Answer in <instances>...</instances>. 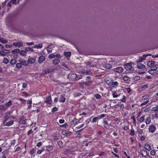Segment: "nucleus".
Returning a JSON list of instances; mask_svg holds the SVG:
<instances>
[{
	"instance_id": "nucleus-1",
	"label": "nucleus",
	"mask_w": 158,
	"mask_h": 158,
	"mask_svg": "<svg viewBox=\"0 0 158 158\" xmlns=\"http://www.w3.org/2000/svg\"><path fill=\"white\" fill-rule=\"evenodd\" d=\"M124 67L127 71L132 72L134 70V69L132 66V62L126 64L124 65Z\"/></svg>"
},
{
	"instance_id": "nucleus-2",
	"label": "nucleus",
	"mask_w": 158,
	"mask_h": 158,
	"mask_svg": "<svg viewBox=\"0 0 158 158\" xmlns=\"http://www.w3.org/2000/svg\"><path fill=\"white\" fill-rule=\"evenodd\" d=\"M69 79L71 81H76L77 74L73 73H69L68 76Z\"/></svg>"
},
{
	"instance_id": "nucleus-3",
	"label": "nucleus",
	"mask_w": 158,
	"mask_h": 158,
	"mask_svg": "<svg viewBox=\"0 0 158 158\" xmlns=\"http://www.w3.org/2000/svg\"><path fill=\"white\" fill-rule=\"evenodd\" d=\"M52 71V69H46L43 70L41 73H40V76H42L45 74H47L49 73L50 72Z\"/></svg>"
},
{
	"instance_id": "nucleus-4",
	"label": "nucleus",
	"mask_w": 158,
	"mask_h": 158,
	"mask_svg": "<svg viewBox=\"0 0 158 158\" xmlns=\"http://www.w3.org/2000/svg\"><path fill=\"white\" fill-rule=\"evenodd\" d=\"M80 123L79 120L76 118H74L73 120L71 121L70 122V127H71L73 125H75V124H77Z\"/></svg>"
},
{
	"instance_id": "nucleus-5",
	"label": "nucleus",
	"mask_w": 158,
	"mask_h": 158,
	"mask_svg": "<svg viewBox=\"0 0 158 158\" xmlns=\"http://www.w3.org/2000/svg\"><path fill=\"white\" fill-rule=\"evenodd\" d=\"M44 102L48 104H52V100L51 96H48L44 99Z\"/></svg>"
},
{
	"instance_id": "nucleus-6",
	"label": "nucleus",
	"mask_w": 158,
	"mask_h": 158,
	"mask_svg": "<svg viewBox=\"0 0 158 158\" xmlns=\"http://www.w3.org/2000/svg\"><path fill=\"white\" fill-rule=\"evenodd\" d=\"M19 61L22 64V65H23L25 66H27L28 65V63L26 60L22 59H20Z\"/></svg>"
},
{
	"instance_id": "nucleus-7",
	"label": "nucleus",
	"mask_w": 158,
	"mask_h": 158,
	"mask_svg": "<svg viewBox=\"0 0 158 158\" xmlns=\"http://www.w3.org/2000/svg\"><path fill=\"white\" fill-rule=\"evenodd\" d=\"M13 45L15 47L20 48L23 45V44L21 42H15L13 43Z\"/></svg>"
},
{
	"instance_id": "nucleus-8",
	"label": "nucleus",
	"mask_w": 158,
	"mask_h": 158,
	"mask_svg": "<svg viewBox=\"0 0 158 158\" xmlns=\"http://www.w3.org/2000/svg\"><path fill=\"white\" fill-rule=\"evenodd\" d=\"M156 128L155 126L152 125L150 126L149 128V131L152 133H153L156 130Z\"/></svg>"
},
{
	"instance_id": "nucleus-9",
	"label": "nucleus",
	"mask_w": 158,
	"mask_h": 158,
	"mask_svg": "<svg viewBox=\"0 0 158 158\" xmlns=\"http://www.w3.org/2000/svg\"><path fill=\"white\" fill-rule=\"evenodd\" d=\"M104 128L108 129L110 128V124H109L108 122L106 120H104L103 123Z\"/></svg>"
},
{
	"instance_id": "nucleus-10",
	"label": "nucleus",
	"mask_w": 158,
	"mask_h": 158,
	"mask_svg": "<svg viewBox=\"0 0 158 158\" xmlns=\"http://www.w3.org/2000/svg\"><path fill=\"white\" fill-rule=\"evenodd\" d=\"M62 133L63 135L66 136H69L71 134V132L70 131H67L65 130L62 131Z\"/></svg>"
},
{
	"instance_id": "nucleus-11",
	"label": "nucleus",
	"mask_w": 158,
	"mask_h": 158,
	"mask_svg": "<svg viewBox=\"0 0 158 158\" xmlns=\"http://www.w3.org/2000/svg\"><path fill=\"white\" fill-rule=\"evenodd\" d=\"M140 154L143 156L145 157L147 156V152L144 150H140Z\"/></svg>"
},
{
	"instance_id": "nucleus-12",
	"label": "nucleus",
	"mask_w": 158,
	"mask_h": 158,
	"mask_svg": "<svg viewBox=\"0 0 158 158\" xmlns=\"http://www.w3.org/2000/svg\"><path fill=\"white\" fill-rule=\"evenodd\" d=\"M114 69L115 71L118 73H121L123 71V69L121 67H117Z\"/></svg>"
},
{
	"instance_id": "nucleus-13",
	"label": "nucleus",
	"mask_w": 158,
	"mask_h": 158,
	"mask_svg": "<svg viewBox=\"0 0 158 158\" xmlns=\"http://www.w3.org/2000/svg\"><path fill=\"white\" fill-rule=\"evenodd\" d=\"M35 58L29 57L27 60V63H28V64H32L35 62Z\"/></svg>"
},
{
	"instance_id": "nucleus-14",
	"label": "nucleus",
	"mask_w": 158,
	"mask_h": 158,
	"mask_svg": "<svg viewBox=\"0 0 158 158\" xmlns=\"http://www.w3.org/2000/svg\"><path fill=\"white\" fill-rule=\"evenodd\" d=\"M137 68L140 69H143L145 68V65L141 63L138 64L137 66Z\"/></svg>"
},
{
	"instance_id": "nucleus-15",
	"label": "nucleus",
	"mask_w": 158,
	"mask_h": 158,
	"mask_svg": "<svg viewBox=\"0 0 158 158\" xmlns=\"http://www.w3.org/2000/svg\"><path fill=\"white\" fill-rule=\"evenodd\" d=\"M151 122V118L150 116L147 117L146 118L145 122L147 124H149Z\"/></svg>"
},
{
	"instance_id": "nucleus-16",
	"label": "nucleus",
	"mask_w": 158,
	"mask_h": 158,
	"mask_svg": "<svg viewBox=\"0 0 158 158\" xmlns=\"http://www.w3.org/2000/svg\"><path fill=\"white\" fill-rule=\"evenodd\" d=\"M45 57L44 56H41L40 57L38 60L39 63H42L45 59Z\"/></svg>"
},
{
	"instance_id": "nucleus-17",
	"label": "nucleus",
	"mask_w": 158,
	"mask_h": 158,
	"mask_svg": "<svg viewBox=\"0 0 158 158\" xmlns=\"http://www.w3.org/2000/svg\"><path fill=\"white\" fill-rule=\"evenodd\" d=\"M0 42L2 44H6L8 43V41L6 39L2 38H0Z\"/></svg>"
},
{
	"instance_id": "nucleus-18",
	"label": "nucleus",
	"mask_w": 158,
	"mask_h": 158,
	"mask_svg": "<svg viewBox=\"0 0 158 158\" xmlns=\"http://www.w3.org/2000/svg\"><path fill=\"white\" fill-rule=\"evenodd\" d=\"M144 148L146 149L149 151H150L151 149V146L147 143H145L144 144Z\"/></svg>"
},
{
	"instance_id": "nucleus-19",
	"label": "nucleus",
	"mask_w": 158,
	"mask_h": 158,
	"mask_svg": "<svg viewBox=\"0 0 158 158\" xmlns=\"http://www.w3.org/2000/svg\"><path fill=\"white\" fill-rule=\"evenodd\" d=\"M53 147L52 145H48L46 146V150L48 152H50L53 149Z\"/></svg>"
},
{
	"instance_id": "nucleus-20",
	"label": "nucleus",
	"mask_w": 158,
	"mask_h": 158,
	"mask_svg": "<svg viewBox=\"0 0 158 158\" xmlns=\"http://www.w3.org/2000/svg\"><path fill=\"white\" fill-rule=\"evenodd\" d=\"M60 102H64L65 101V97L62 95L60 96Z\"/></svg>"
},
{
	"instance_id": "nucleus-21",
	"label": "nucleus",
	"mask_w": 158,
	"mask_h": 158,
	"mask_svg": "<svg viewBox=\"0 0 158 158\" xmlns=\"http://www.w3.org/2000/svg\"><path fill=\"white\" fill-rule=\"evenodd\" d=\"M60 60L58 58L55 59L53 61V63L54 64H57L60 62Z\"/></svg>"
},
{
	"instance_id": "nucleus-22",
	"label": "nucleus",
	"mask_w": 158,
	"mask_h": 158,
	"mask_svg": "<svg viewBox=\"0 0 158 158\" xmlns=\"http://www.w3.org/2000/svg\"><path fill=\"white\" fill-rule=\"evenodd\" d=\"M155 63V62L153 61H149L147 63V65L149 67L151 66L152 67V65H153Z\"/></svg>"
},
{
	"instance_id": "nucleus-23",
	"label": "nucleus",
	"mask_w": 158,
	"mask_h": 158,
	"mask_svg": "<svg viewBox=\"0 0 158 158\" xmlns=\"http://www.w3.org/2000/svg\"><path fill=\"white\" fill-rule=\"evenodd\" d=\"M11 52L13 54H15L20 52V50L18 48L12 50Z\"/></svg>"
},
{
	"instance_id": "nucleus-24",
	"label": "nucleus",
	"mask_w": 158,
	"mask_h": 158,
	"mask_svg": "<svg viewBox=\"0 0 158 158\" xmlns=\"http://www.w3.org/2000/svg\"><path fill=\"white\" fill-rule=\"evenodd\" d=\"M43 47V45L42 44H39L38 45H35L34 47V48L37 49L41 48Z\"/></svg>"
},
{
	"instance_id": "nucleus-25",
	"label": "nucleus",
	"mask_w": 158,
	"mask_h": 158,
	"mask_svg": "<svg viewBox=\"0 0 158 158\" xmlns=\"http://www.w3.org/2000/svg\"><path fill=\"white\" fill-rule=\"evenodd\" d=\"M14 123L13 121H10L7 122L6 124V126H10L13 125Z\"/></svg>"
},
{
	"instance_id": "nucleus-26",
	"label": "nucleus",
	"mask_w": 158,
	"mask_h": 158,
	"mask_svg": "<svg viewBox=\"0 0 158 158\" xmlns=\"http://www.w3.org/2000/svg\"><path fill=\"white\" fill-rule=\"evenodd\" d=\"M158 68V64H153L151 67V69L155 71Z\"/></svg>"
},
{
	"instance_id": "nucleus-27",
	"label": "nucleus",
	"mask_w": 158,
	"mask_h": 158,
	"mask_svg": "<svg viewBox=\"0 0 158 158\" xmlns=\"http://www.w3.org/2000/svg\"><path fill=\"white\" fill-rule=\"evenodd\" d=\"M64 55L67 57H69L71 55V53L69 52H64Z\"/></svg>"
},
{
	"instance_id": "nucleus-28",
	"label": "nucleus",
	"mask_w": 158,
	"mask_h": 158,
	"mask_svg": "<svg viewBox=\"0 0 158 158\" xmlns=\"http://www.w3.org/2000/svg\"><path fill=\"white\" fill-rule=\"evenodd\" d=\"M26 50H21L20 52V54L21 55L24 56L26 55Z\"/></svg>"
},
{
	"instance_id": "nucleus-29",
	"label": "nucleus",
	"mask_w": 158,
	"mask_h": 158,
	"mask_svg": "<svg viewBox=\"0 0 158 158\" xmlns=\"http://www.w3.org/2000/svg\"><path fill=\"white\" fill-rule=\"evenodd\" d=\"M123 80L125 81H129L130 78L129 77L127 76H125L123 78Z\"/></svg>"
},
{
	"instance_id": "nucleus-30",
	"label": "nucleus",
	"mask_w": 158,
	"mask_h": 158,
	"mask_svg": "<svg viewBox=\"0 0 158 158\" xmlns=\"http://www.w3.org/2000/svg\"><path fill=\"white\" fill-rule=\"evenodd\" d=\"M145 119V116H143L140 117L139 122V123H141L143 122Z\"/></svg>"
},
{
	"instance_id": "nucleus-31",
	"label": "nucleus",
	"mask_w": 158,
	"mask_h": 158,
	"mask_svg": "<svg viewBox=\"0 0 158 158\" xmlns=\"http://www.w3.org/2000/svg\"><path fill=\"white\" fill-rule=\"evenodd\" d=\"M16 66L19 69H21L22 67V64L20 63H17L16 64Z\"/></svg>"
},
{
	"instance_id": "nucleus-32",
	"label": "nucleus",
	"mask_w": 158,
	"mask_h": 158,
	"mask_svg": "<svg viewBox=\"0 0 158 158\" xmlns=\"http://www.w3.org/2000/svg\"><path fill=\"white\" fill-rule=\"evenodd\" d=\"M17 61L16 60L14 59H12L11 60L10 63L12 65H14L16 63Z\"/></svg>"
},
{
	"instance_id": "nucleus-33",
	"label": "nucleus",
	"mask_w": 158,
	"mask_h": 158,
	"mask_svg": "<svg viewBox=\"0 0 158 158\" xmlns=\"http://www.w3.org/2000/svg\"><path fill=\"white\" fill-rule=\"evenodd\" d=\"M25 50L26 51H31V52H33V51L32 47H26L25 48Z\"/></svg>"
},
{
	"instance_id": "nucleus-34",
	"label": "nucleus",
	"mask_w": 158,
	"mask_h": 158,
	"mask_svg": "<svg viewBox=\"0 0 158 158\" xmlns=\"http://www.w3.org/2000/svg\"><path fill=\"white\" fill-rule=\"evenodd\" d=\"M106 115L104 114H102L100 115H99L97 117L98 119H101L102 118H104L105 117Z\"/></svg>"
},
{
	"instance_id": "nucleus-35",
	"label": "nucleus",
	"mask_w": 158,
	"mask_h": 158,
	"mask_svg": "<svg viewBox=\"0 0 158 158\" xmlns=\"http://www.w3.org/2000/svg\"><path fill=\"white\" fill-rule=\"evenodd\" d=\"M11 105V101L10 100L8 102L6 103V107H8Z\"/></svg>"
},
{
	"instance_id": "nucleus-36",
	"label": "nucleus",
	"mask_w": 158,
	"mask_h": 158,
	"mask_svg": "<svg viewBox=\"0 0 158 158\" xmlns=\"http://www.w3.org/2000/svg\"><path fill=\"white\" fill-rule=\"evenodd\" d=\"M94 97L97 99H100L101 98V96L99 94H96L94 95Z\"/></svg>"
},
{
	"instance_id": "nucleus-37",
	"label": "nucleus",
	"mask_w": 158,
	"mask_h": 158,
	"mask_svg": "<svg viewBox=\"0 0 158 158\" xmlns=\"http://www.w3.org/2000/svg\"><path fill=\"white\" fill-rule=\"evenodd\" d=\"M3 62L4 64H6L9 63V60L7 58H4L3 59Z\"/></svg>"
},
{
	"instance_id": "nucleus-38",
	"label": "nucleus",
	"mask_w": 158,
	"mask_h": 158,
	"mask_svg": "<svg viewBox=\"0 0 158 158\" xmlns=\"http://www.w3.org/2000/svg\"><path fill=\"white\" fill-rule=\"evenodd\" d=\"M152 110L154 111H158V106L152 108Z\"/></svg>"
},
{
	"instance_id": "nucleus-39",
	"label": "nucleus",
	"mask_w": 158,
	"mask_h": 158,
	"mask_svg": "<svg viewBox=\"0 0 158 158\" xmlns=\"http://www.w3.org/2000/svg\"><path fill=\"white\" fill-rule=\"evenodd\" d=\"M143 60H144V58H142V57H140L138 59L136 60V62L137 63L140 62Z\"/></svg>"
},
{
	"instance_id": "nucleus-40",
	"label": "nucleus",
	"mask_w": 158,
	"mask_h": 158,
	"mask_svg": "<svg viewBox=\"0 0 158 158\" xmlns=\"http://www.w3.org/2000/svg\"><path fill=\"white\" fill-rule=\"evenodd\" d=\"M111 85H113L117 86L118 85V83L117 81H111Z\"/></svg>"
},
{
	"instance_id": "nucleus-41",
	"label": "nucleus",
	"mask_w": 158,
	"mask_h": 158,
	"mask_svg": "<svg viewBox=\"0 0 158 158\" xmlns=\"http://www.w3.org/2000/svg\"><path fill=\"white\" fill-rule=\"evenodd\" d=\"M135 131L133 129H131L130 130V135L131 136H133L135 135Z\"/></svg>"
},
{
	"instance_id": "nucleus-42",
	"label": "nucleus",
	"mask_w": 158,
	"mask_h": 158,
	"mask_svg": "<svg viewBox=\"0 0 158 158\" xmlns=\"http://www.w3.org/2000/svg\"><path fill=\"white\" fill-rule=\"evenodd\" d=\"M149 98V95H145L143 96L142 97V99H143V100H145Z\"/></svg>"
},
{
	"instance_id": "nucleus-43",
	"label": "nucleus",
	"mask_w": 158,
	"mask_h": 158,
	"mask_svg": "<svg viewBox=\"0 0 158 158\" xmlns=\"http://www.w3.org/2000/svg\"><path fill=\"white\" fill-rule=\"evenodd\" d=\"M0 110H5L6 109V107L4 105H0Z\"/></svg>"
},
{
	"instance_id": "nucleus-44",
	"label": "nucleus",
	"mask_w": 158,
	"mask_h": 158,
	"mask_svg": "<svg viewBox=\"0 0 158 158\" xmlns=\"http://www.w3.org/2000/svg\"><path fill=\"white\" fill-rule=\"evenodd\" d=\"M151 70L149 71H148V73L152 74V75H155V72H154V70H153L152 69H151Z\"/></svg>"
},
{
	"instance_id": "nucleus-45",
	"label": "nucleus",
	"mask_w": 158,
	"mask_h": 158,
	"mask_svg": "<svg viewBox=\"0 0 158 158\" xmlns=\"http://www.w3.org/2000/svg\"><path fill=\"white\" fill-rule=\"evenodd\" d=\"M79 87L80 88H83L84 87V84L83 82H80L79 83Z\"/></svg>"
},
{
	"instance_id": "nucleus-46",
	"label": "nucleus",
	"mask_w": 158,
	"mask_h": 158,
	"mask_svg": "<svg viewBox=\"0 0 158 158\" xmlns=\"http://www.w3.org/2000/svg\"><path fill=\"white\" fill-rule=\"evenodd\" d=\"M16 143V140L15 139L11 141V145L12 146H14Z\"/></svg>"
},
{
	"instance_id": "nucleus-47",
	"label": "nucleus",
	"mask_w": 158,
	"mask_h": 158,
	"mask_svg": "<svg viewBox=\"0 0 158 158\" xmlns=\"http://www.w3.org/2000/svg\"><path fill=\"white\" fill-rule=\"evenodd\" d=\"M105 82L108 85H110L111 84V81H112L111 80L109 81L108 80V79L107 78H106L105 80Z\"/></svg>"
},
{
	"instance_id": "nucleus-48",
	"label": "nucleus",
	"mask_w": 158,
	"mask_h": 158,
	"mask_svg": "<svg viewBox=\"0 0 158 158\" xmlns=\"http://www.w3.org/2000/svg\"><path fill=\"white\" fill-rule=\"evenodd\" d=\"M35 152V150L34 149L32 148L30 150V153L31 155H33Z\"/></svg>"
},
{
	"instance_id": "nucleus-49",
	"label": "nucleus",
	"mask_w": 158,
	"mask_h": 158,
	"mask_svg": "<svg viewBox=\"0 0 158 158\" xmlns=\"http://www.w3.org/2000/svg\"><path fill=\"white\" fill-rule=\"evenodd\" d=\"M82 77V75L81 74L77 75V77L76 78V81H77L80 79H81Z\"/></svg>"
},
{
	"instance_id": "nucleus-50",
	"label": "nucleus",
	"mask_w": 158,
	"mask_h": 158,
	"mask_svg": "<svg viewBox=\"0 0 158 158\" xmlns=\"http://www.w3.org/2000/svg\"><path fill=\"white\" fill-rule=\"evenodd\" d=\"M85 74L88 75H91L92 74V72L90 71H86L84 73Z\"/></svg>"
},
{
	"instance_id": "nucleus-51",
	"label": "nucleus",
	"mask_w": 158,
	"mask_h": 158,
	"mask_svg": "<svg viewBox=\"0 0 158 158\" xmlns=\"http://www.w3.org/2000/svg\"><path fill=\"white\" fill-rule=\"evenodd\" d=\"M67 126H68V124L66 123H65L63 125H60V127H61L67 128Z\"/></svg>"
},
{
	"instance_id": "nucleus-52",
	"label": "nucleus",
	"mask_w": 158,
	"mask_h": 158,
	"mask_svg": "<svg viewBox=\"0 0 158 158\" xmlns=\"http://www.w3.org/2000/svg\"><path fill=\"white\" fill-rule=\"evenodd\" d=\"M58 110V109L56 107H54L52 109V113Z\"/></svg>"
},
{
	"instance_id": "nucleus-53",
	"label": "nucleus",
	"mask_w": 158,
	"mask_h": 158,
	"mask_svg": "<svg viewBox=\"0 0 158 158\" xmlns=\"http://www.w3.org/2000/svg\"><path fill=\"white\" fill-rule=\"evenodd\" d=\"M55 57V55L53 54H50L49 55V58H53Z\"/></svg>"
},
{
	"instance_id": "nucleus-54",
	"label": "nucleus",
	"mask_w": 158,
	"mask_h": 158,
	"mask_svg": "<svg viewBox=\"0 0 158 158\" xmlns=\"http://www.w3.org/2000/svg\"><path fill=\"white\" fill-rule=\"evenodd\" d=\"M121 101L123 102H125L126 101V97L123 96V98L121 99Z\"/></svg>"
},
{
	"instance_id": "nucleus-55",
	"label": "nucleus",
	"mask_w": 158,
	"mask_h": 158,
	"mask_svg": "<svg viewBox=\"0 0 158 158\" xmlns=\"http://www.w3.org/2000/svg\"><path fill=\"white\" fill-rule=\"evenodd\" d=\"M98 119L97 117H95L93 118L92 120V123H95L96 122L97 120Z\"/></svg>"
},
{
	"instance_id": "nucleus-56",
	"label": "nucleus",
	"mask_w": 158,
	"mask_h": 158,
	"mask_svg": "<svg viewBox=\"0 0 158 158\" xmlns=\"http://www.w3.org/2000/svg\"><path fill=\"white\" fill-rule=\"evenodd\" d=\"M156 152L154 150H152L150 152V154L152 156H154L155 155Z\"/></svg>"
},
{
	"instance_id": "nucleus-57",
	"label": "nucleus",
	"mask_w": 158,
	"mask_h": 158,
	"mask_svg": "<svg viewBox=\"0 0 158 158\" xmlns=\"http://www.w3.org/2000/svg\"><path fill=\"white\" fill-rule=\"evenodd\" d=\"M148 87V85H141V89H146Z\"/></svg>"
},
{
	"instance_id": "nucleus-58",
	"label": "nucleus",
	"mask_w": 158,
	"mask_h": 158,
	"mask_svg": "<svg viewBox=\"0 0 158 158\" xmlns=\"http://www.w3.org/2000/svg\"><path fill=\"white\" fill-rule=\"evenodd\" d=\"M148 102H149V101L148 100V101H147L146 102H144L141 103V104L140 105V106H143L145 105H146Z\"/></svg>"
},
{
	"instance_id": "nucleus-59",
	"label": "nucleus",
	"mask_w": 158,
	"mask_h": 158,
	"mask_svg": "<svg viewBox=\"0 0 158 158\" xmlns=\"http://www.w3.org/2000/svg\"><path fill=\"white\" fill-rule=\"evenodd\" d=\"M27 84L26 82H23V83L22 87L24 88H26L27 86Z\"/></svg>"
},
{
	"instance_id": "nucleus-60",
	"label": "nucleus",
	"mask_w": 158,
	"mask_h": 158,
	"mask_svg": "<svg viewBox=\"0 0 158 158\" xmlns=\"http://www.w3.org/2000/svg\"><path fill=\"white\" fill-rule=\"evenodd\" d=\"M46 49L48 53H50L52 52V50L51 48L50 49H49V48H46Z\"/></svg>"
},
{
	"instance_id": "nucleus-61",
	"label": "nucleus",
	"mask_w": 158,
	"mask_h": 158,
	"mask_svg": "<svg viewBox=\"0 0 158 158\" xmlns=\"http://www.w3.org/2000/svg\"><path fill=\"white\" fill-rule=\"evenodd\" d=\"M84 123H83V124H81V125L77 127H76V128L77 129H78L83 127H84Z\"/></svg>"
},
{
	"instance_id": "nucleus-62",
	"label": "nucleus",
	"mask_w": 158,
	"mask_h": 158,
	"mask_svg": "<svg viewBox=\"0 0 158 158\" xmlns=\"http://www.w3.org/2000/svg\"><path fill=\"white\" fill-rule=\"evenodd\" d=\"M112 66L110 64H107L105 67V68L107 69H109L111 68Z\"/></svg>"
},
{
	"instance_id": "nucleus-63",
	"label": "nucleus",
	"mask_w": 158,
	"mask_h": 158,
	"mask_svg": "<svg viewBox=\"0 0 158 158\" xmlns=\"http://www.w3.org/2000/svg\"><path fill=\"white\" fill-rule=\"evenodd\" d=\"M87 80V83L89 84V86L93 82V81L92 80H89L88 81V80Z\"/></svg>"
},
{
	"instance_id": "nucleus-64",
	"label": "nucleus",
	"mask_w": 158,
	"mask_h": 158,
	"mask_svg": "<svg viewBox=\"0 0 158 158\" xmlns=\"http://www.w3.org/2000/svg\"><path fill=\"white\" fill-rule=\"evenodd\" d=\"M111 153L113 154L115 157H117L118 158H120L119 156L118 155L114 153L113 152H112V151L111 152Z\"/></svg>"
}]
</instances>
